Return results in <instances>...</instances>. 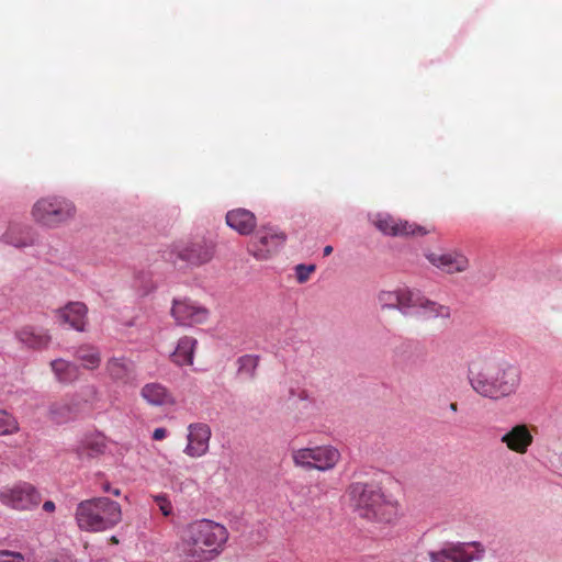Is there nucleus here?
Returning <instances> with one entry per match:
<instances>
[{
  "instance_id": "obj_24",
  "label": "nucleus",
  "mask_w": 562,
  "mask_h": 562,
  "mask_svg": "<svg viewBox=\"0 0 562 562\" xmlns=\"http://www.w3.org/2000/svg\"><path fill=\"white\" fill-rule=\"evenodd\" d=\"M50 368L56 379L61 383H70L79 378V367L64 359L53 360Z\"/></svg>"
},
{
  "instance_id": "obj_12",
  "label": "nucleus",
  "mask_w": 562,
  "mask_h": 562,
  "mask_svg": "<svg viewBox=\"0 0 562 562\" xmlns=\"http://www.w3.org/2000/svg\"><path fill=\"white\" fill-rule=\"evenodd\" d=\"M171 315L178 325L193 326L205 323L209 318V311L187 299L175 300Z\"/></svg>"
},
{
  "instance_id": "obj_14",
  "label": "nucleus",
  "mask_w": 562,
  "mask_h": 562,
  "mask_svg": "<svg viewBox=\"0 0 562 562\" xmlns=\"http://www.w3.org/2000/svg\"><path fill=\"white\" fill-rule=\"evenodd\" d=\"M428 261L447 273L463 272L469 268L468 258L458 251L430 252L426 255Z\"/></svg>"
},
{
  "instance_id": "obj_39",
  "label": "nucleus",
  "mask_w": 562,
  "mask_h": 562,
  "mask_svg": "<svg viewBox=\"0 0 562 562\" xmlns=\"http://www.w3.org/2000/svg\"><path fill=\"white\" fill-rule=\"evenodd\" d=\"M110 493L114 494L115 496H119L120 495V490L119 488H114V490H111Z\"/></svg>"
},
{
  "instance_id": "obj_3",
  "label": "nucleus",
  "mask_w": 562,
  "mask_h": 562,
  "mask_svg": "<svg viewBox=\"0 0 562 562\" xmlns=\"http://www.w3.org/2000/svg\"><path fill=\"white\" fill-rule=\"evenodd\" d=\"M346 495L350 507L367 520L390 524L398 517L397 503L373 483L353 482L347 487Z\"/></svg>"
},
{
  "instance_id": "obj_20",
  "label": "nucleus",
  "mask_w": 562,
  "mask_h": 562,
  "mask_svg": "<svg viewBox=\"0 0 562 562\" xmlns=\"http://www.w3.org/2000/svg\"><path fill=\"white\" fill-rule=\"evenodd\" d=\"M78 413V405L69 400L53 403L48 409L49 418L56 424H65L74 419Z\"/></svg>"
},
{
  "instance_id": "obj_6",
  "label": "nucleus",
  "mask_w": 562,
  "mask_h": 562,
  "mask_svg": "<svg viewBox=\"0 0 562 562\" xmlns=\"http://www.w3.org/2000/svg\"><path fill=\"white\" fill-rule=\"evenodd\" d=\"M291 458L296 468L326 472L333 470L340 461L337 448L325 445L311 448H299L291 451Z\"/></svg>"
},
{
  "instance_id": "obj_16",
  "label": "nucleus",
  "mask_w": 562,
  "mask_h": 562,
  "mask_svg": "<svg viewBox=\"0 0 562 562\" xmlns=\"http://www.w3.org/2000/svg\"><path fill=\"white\" fill-rule=\"evenodd\" d=\"M60 324H68L71 328L83 331L87 324L88 307L82 302H70L55 311Z\"/></svg>"
},
{
  "instance_id": "obj_29",
  "label": "nucleus",
  "mask_w": 562,
  "mask_h": 562,
  "mask_svg": "<svg viewBox=\"0 0 562 562\" xmlns=\"http://www.w3.org/2000/svg\"><path fill=\"white\" fill-rule=\"evenodd\" d=\"M238 363L241 372H247L249 375H254L258 366V357L246 355L239 358Z\"/></svg>"
},
{
  "instance_id": "obj_7",
  "label": "nucleus",
  "mask_w": 562,
  "mask_h": 562,
  "mask_svg": "<svg viewBox=\"0 0 562 562\" xmlns=\"http://www.w3.org/2000/svg\"><path fill=\"white\" fill-rule=\"evenodd\" d=\"M286 235L278 227L262 225L250 238L247 251L257 260H268L284 245Z\"/></svg>"
},
{
  "instance_id": "obj_5",
  "label": "nucleus",
  "mask_w": 562,
  "mask_h": 562,
  "mask_svg": "<svg viewBox=\"0 0 562 562\" xmlns=\"http://www.w3.org/2000/svg\"><path fill=\"white\" fill-rule=\"evenodd\" d=\"M76 215L74 203L61 196H46L40 199L32 209V216L38 224L47 227H57Z\"/></svg>"
},
{
  "instance_id": "obj_42",
  "label": "nucleus",
  "mask_w": 562,
  "mask_h": 562,
  "mask_svg": "<svg viewBox=\"0 0 562 562\" xmlns=\"http://www.w3.org/2000/svg\"><path fill=\"white\" fill-rule=\"evenodd\" d=\"M50 562H58V561H57V560H53V561H50Z\"/></svg>"
},
{
  "instance_id": "obj_40",
  "label": "nucleus",
  "mask_w": 562,
  "mask_h": 562,
  "mask_svg": "<svg viewBox=\"0 0 562 562\" xmlns=\"http://www.w3.org/2000/svg\"><path fill=\"white\" fill-rule=\"evenodd\" d=\"M103 491H104V492H110V491H111L110 484H108V483H106V484H104V485H103Z\"/></svg>"
},
{
  "instance_id": "obj_19",
  "label": "nucleus",
  "mask_w": 562,
  "mask_h": 562,
  "mask_svg": "<svg viewBox=\"0 0 562 562\" xmlns=\"http://www.w3.org/2000/svg\"><path fill=\"white\" fill-rule=\"evenodd\" d=\"M140 396L151 406H172L176 403L173 394L157 382L145 384L140 390Z\"/></svg>"
},
{
  "instance_id": "obj_28",
  "label": "nucleus",
  "mask_w": 562,
  "mask_h": 562,
  "mask_svg": "<svg viewBox=\"0 0 562 562\" xmlns=\"http://www.w3.org/2000/svg\"><path fill=\"white\" fill-rule=\"evenodd\" d=\"M378 301L382 308L398 310V289L395 291H381L378 295Z\"/></svg>"
},
{
  "instance_id": "obj_10",
  "label": "nucleus",
  "mask_w": 562,
  "mask_h": 562,
  "mask_svg": "<svg viewBox=\"0 0 562 562\" xmlns=\"http://www.w3.org/2000/svg\"><path fill=\"white\" fill-rule=\"evenodd\" d=\"M373 224L382 234L393 237L424 236L429 233L425 226L389 214L378 215Z\"/></svg>"
},
{
  "instance_id": "obj_37",
  "label": "nucleus",
  "mask_w": 562,
  "mask_h": 562,
  "mask_svg": "<svg viewBox=\"0 0 562 562\" xmlns=\"http://www.w3.org/2000/svg\"><path fill=\"white\" fill-rule=\"evenodd\" d=\"M331 252H333V247H331V246H329V245H328V246H326V247L324 248V256H325V257H326V256H329Z\"/></svg>"
},
{
  "instance_id": "obj_33",
  "label": "nucleus",
  "mask_w": 562,
  "mask_h": 562,
  "mask_svg": "<svg viewBox=\"0 0 562 562\" xmlns=\"http://www.w3.org/2000/svg\"><path fill=\"white\" fill-rule=\"evenodd\" d=\"M430 562H446V557L443 554V549L437 552H429Z\"/></svg>"
},
{
  "instance_id": "obj_8",
  "label": "nucleus",
  "mask_w": 562,
  "mask_h": 562,
  "mask_svg": "<svg viewBox=\"0 0 562 562\" xmlns=\"http://www.w3.org/2000/svg\"><path fill=\"white\" fill-rule=\"evenodd\" d=\"M41 501V494L36 488L25 482L0 491V502L15 510H32Z\"/></svg>"
},
{
  "instance_id": "obj_1",
  "label": "nucleus",
  "mask_w": 562,
  "mask_h": 562,
  "mask_svg": "<svg viewBox=\"0 0 562 562\" xmlns=\"http://www.w3.org/2000/svg\"><path fill=\"white\" fill-rule=\"evenodd\" d=\"M229 539L227 528L211 519H196L182 532L180 550L188 562H207L216 559Z\"/></svg>"
},
{
  "instance_id": "obj_22",
  "label": "nucleus",
  "mask_w": 562,
  "mask_h": 562,
  "mask_svg": "<svg viewBox=\"0 0 562 562\" xmlns=\"http://www.w3.org/2000/svg\"><path fill=\"white\" fill-rule=\"evenodd\" d=\"M105 445L100 438H85L74 449L80 460H90L99 457L104 452Z\"/></svg>"
},
{
  "instance_id": "obj_41",
  "label": "nucleus",
  "mask_w": 562,
  "mask_h": 562,
  "mask_svg": "<svg viewBox=\"0 0 562 562\" xmlns=\"http://www.w3.org/2000/svg\"><path fill=\"white\" fill-rule=\"evenodd\" d=\"M111 541L114 542V543H117V539L115 537H112Z\"/></svg>"
},
{
  "instance_id": "obj_18",
  "label": "nucleus",
  "mask_w": 562,
  "mask_h": 562,
  "mask_svg": "<svg viewBox=\"0 0 562 562\" xmlns=\"http://www.w3.org/2000/svg\"><path fill=\"white\" fill-rule=\"evenodd\" d=\"M226 224L240 235L248 236L255 232L257 218L249 210L234 209L227 212Z\"/></svg>"
},
{
  "instance_id": "obj_15",
  "label": "nucleus",
  "mask_w": 562,
  "mask_h": 562,
  "mask_svg": "<svg viewBox=\"0 0 562 562\" xmlns=\"http://www.w3.org/2000/svg\"><path fill=\"white\" fill-rule=\"evenodd\" d=\"M501 442L508 450L518 454H525L533 442V436L526 424H518L502 436Z\"/></svg>"
},
{
  "instance_id": "obj_23",
  "label": "nucleus",
  "mask_w": 562,
  "mask_h": 562,
  "mask_svg": "<svg viewBox=\"0 0 562 562\" xmlns=\"http://www.w3.org/2000/svg\"><path fill=\"white\" fill-rule=\"evenodd\" d=\"M196 340L191 337H183L178 341L175 352L171 355L172 361L178 366H188L193 362V352Z\"/></svg>"
},
{
  "instance_id": "obj_38",
  "label": "nucleus",
  "mask_w": 562,
  "mask_h": 562,
  "mask_svg": "<svg viewBox=\"0 0 562 562\" xmlns=\"http://www.w3.org/2000/svg\"><path fill=\"white\" fill-rule=\"evenodd\" d=\"M449 408L452 412H457L458 411V403H456V402L450 403Z\"/></svg>"
},
{
  "instance_id": "obj_25",
  "label": "nucleus",
  "mask_w": 562,
  "mask_h": 562,
  "mask_svg": "<svg viewBox=\"0 0 562 562\" xmlns=\"http://www.w3.org/2000/svg\"><path fill=\"white\" fill-rule=\"evenodd\" d=\"M473 546L477 549V551L483 552L484 549L480 542H471V543H456L450 544L447 548H443V554L446 559L450 562H472L474 557L467 552L465 547Z\"/></svg>"
},
{
  "instance_id": "obj_4",
  "label": "nucleus",
  "mask_w": 562,
  "mask_h": 562,
  "mask_svg": "<svg viewBox=\"0 0 562 562\" xmlns=\"http://www.w3.org/2000/svg\"><path fill=\"white\" fill-rule=\"evenodd\" d=\"M121 519L120 504L108 497L83 501L76 509L77 524L86 531L98 532L113 528Z\"/></svg>"
},
{
  "instance_id": "obj_2",
  "label": "nucleus",
  "mask_w": 562,
  "mask_h": 562,
  "mask_svg": "<svg viewBox=\"0 0 562 562\" xmlns=\"http://www.w3.org/2000/svg\"><path fill=\"white\" fill-rule=\"evenodd\" d=\"M520 381V370L506 361L482 360L469 370L471 387L479 395L494 401L515 394Z\"/></svg>"
},
{
  "instance_id": "obj_13",
  "label": "nucleus",
  "mask_w": 562,
  "mask_h": 562,
  "mask_svg": "<svg viewBox=\"0 0 562 562\" xmlns=\"http://www.w3.org/2000/svg\"><path fill=\"white\" fill-rule=\"evenodd\" d=\"M211 428L204 423L190 424L188 427V443L184 453L191 458H200L209 451Z\"/></svg>"
},
{
  "instance_id": "obj_30",
  "label": "nucleus",
  "mask_w": 562,
  "mask_h": 562,
  "mask_svg": "<svg viewBox=\"0 0 562 562\" xmlns=\"http://www.w3.org/2000/svg\"><path fill=\"white\" fill-rule=\"evenodd\" d=\"M153 498L164 516L168 517L172 514V504L166 494H158L153 496Z\"/></svg>"
},
{
  "instance_id": "obj_31",
  "label": "nucleus",
  "mask_w": 562,
  "mask_h": 562,
  "mask_svg": "<svg viewBox=\"0 0 562 562\" xmlns=\"http://www.w3.org/2000/svg\"><path fill=\"white\" fill-rule=\"evenodd\" d=\"M315 271V266L299 265L296 266V279L300 283H304L308 280L310 276Z\"/></svg>"
},
{
  "instance_id": "obj_32",
  "label": "nucleus",
  "mask_w": 562,
  "mask_h": 562,
  "mask_svg": "<svg viewBox=\"0 0 562 562\" xmlns=\"http://www.w3.org/2000/svg\"><path fill=\"white\" fill-rule=\"evenodd\" d=\"M0 562H24V557L19 552L0 551Z\"/></svg>"
},
{
  "instance_id": "obj_35",
  "label": "nucleus",
  "mask_w": 562,
  "mask_h": 562,
  "mask_svg": "<svg viewBox=\"0 0 562 562\" xmlns=\"http://www.w3.org/2000/svg\"><path fill=\"white\" fill-rule=\"evenodd\" d=\"M167 436V430L165 428H156L153 434L154 440H162Z\"/></svg>"
},
{
  "instance_id": "obj_21",
  "label": "nucleus",
  "mask_w": 562,
  "mask_h": 562,
  "mask_svg": "<svg viewBox=\"0 0 562 562\" xmlns=\"http://www.w3.org/2000/svg\"><path fill=\"white\" fill-rule=\"evenodd\" d=\"M105 369L111 379L123 383H128L134 372L133 363L125 358L109 359Z\"/></svg>"
},
{
  "instance_id": "obj_36",
  "label": "nucleus",
  "mask_w": 562,
  "mask_h": 562,
  "mask_svg": "<svg viewBox=\"0 0 562 562\" xmlns=\"http://www.w3.org/2000/svg\"><path fill=\"white\" fill-rule=\"evenodd\" d=\"M43 509L47 513H53L55 510V503L52 501H46L43 504Z\"/></svg>"
},
{
  "instance_id": "obj_9",
  "label": "nucleus",
  "mask_w": 562,
  "mask_h": 562,
  "mask_svg": "<svg viewBox=\"0 0 562 562\" xmlns=\"http://www.w3.org/2000/svg\"><path fill=\"white\" fill-rule=\"evenodd\" d=\"M420 307L425 310L428 316L448 318L450 308L429 301L417 290L408 288L398 289V310L405 312L409 308Z\"/></svg>"
},
{
  "instance_id": "obj_26",
  "label": "nucleus",
  "mask_w": 562,
  "mask_h": 562,
  "mask_svg": "<svg viewBox=\"0 0 562 562\" xmlns=\"http://www.w3.org/2000/svg\"><path fill=\"white\" fill-rule=\"evenodd\" d=\"M76 359L81 363L82 368L87 370H94L100 366L101 355L100 351L92 346H80L76 353Z\"/></svg>"
},
{
  "instance_id": "obj_11",
  "label": "nucleus",
  "mask_w": 562,
  "mask_h": 562,
  "mask_svg": "<svg viewBox=\"0 0 562 562\" xmlns=\"http://www.w3.org/2000/svg\"><path fill=\"white\" fill-rule=\"evenodd\" d=\"M177 257L191 266H201L212 260L215 244L205 238H198L176 248Z\"/></svg>"
},
{
  "instance_id": "obj_34",
  "label": "nucleus",
  "mask_w": 562,
  "mask_h": 562,
  "mask_svg": "<svg viewBox=\"0 0 562 562\" xmlns=\"http://www.w3.org/2000/svg\"><path fill=\"white\" fill-rule=\"evenodd\" d=\"M11 243H12L15 247H20V248H22V247H27V246L33 245L34 240H33V238H32L31 236H27V237H25V238H24V239H22V240H19V241H13V240H11Z\"/></svg>"
},
{
  "instance_id": "obj_17",
  "label": "nucleus",
  "mask_w": 562,
  "mask_h": 562,
  "mask_svg": "<svg viewBox=\"0 0 562 562\" xmlns=\"http://www.w3.org/2000/svg\"><path fill=\"white\" fill-rule=\"evenodd\" d=\"M15 337L24 347L34 350L46 348L52 340L48 330L30 325L16 330Z\"/></svg>"
},
{
  "instance_id": "obj_27",
  "label": "nucleus",
  "mask_w": 562,
  "mask_h": 562,
  "mask_svg": "<svg viewBox=\"0 0 562 562\" xmlns=\"http://www.w3.org/2000/svg\"><path fill=\"white\" fill-rule=\"evenodd\" d=\"M19 430L18 420L8 412L0 411V436L11 435Z\"/></svg>"
}]
</instances>
